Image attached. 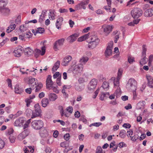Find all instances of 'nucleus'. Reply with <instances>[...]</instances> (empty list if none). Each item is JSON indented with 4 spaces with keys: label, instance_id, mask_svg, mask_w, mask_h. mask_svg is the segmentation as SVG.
<instances>
[{
    "label": "nucleus",
    "instance_id": "obj_1",
    "mask_svg": "<svg viewBox=\"0 0 153 153\" xmlns=\"http://www.w3.org/2000/svg\"><path fill=\"white\" fill-rule=\"evenodd\" d=\"M35 110L33 111L30 109H27L26 111V113L27 116H29L31 114L32 115L31 118H33L39 116L42 111L40 109V106L39 103H37L34 105Z\"/></svg>",
    "mask_w": 153,
    "mask_h": 153
},
{
    "label": "nucleus",
    "instance_id": "obj_2",
    "mask_svg": "<svg viewBox=\"0 0 153 153\" xmlns=\"http://www.w3.org/2000/svg\"><path fill=\"white\" fill-rule=\"evenodd\" d=\"M137 84L136 81L134 79L131 78L129 79L126 85V88L130 91H136Z\"/></svg>",
    "mask_w": 153,
    "mask_h": 153
},
{
    "label": "nucleus",
    "instance_id": "obj_3",
    "mask_svg": "<svg viewBox=\"0 0 153 153\" xmlns=\"http://www.w3.org/2000/svg\"><path fill=\"white\" fill-rule=\"evenodd\" d=\"M142 10L140 8L135 7L132 10L131 12L132 16L134 19H138L143 14Z\"/></svg>",
    "mask_w": 153,
    "mask_h": 153
},
{
    "label": "nucleus",
    "instance_id": "obj_4",
    "mask_svg": "<svg viewBox=\"0 0 153 153\" xmlns=\"http://www.w3.org/2000/svg\"><path fill=\"white\" fill-rule=\"evenodd\" d=\"M91 41L88 44V47L89 48L94 49L98 45L100 42L99 39L96 36H92L90 39Z\"/></svg>",
    "mask_w": 153,
    "mask_h": 153
},
{
    "label": "nucleus",
    "instance_id": "obj_5",
    "mask_svg": "<svg viewBox=\"0 0 153 153\" xmlns=\"http://www.w3.org/2000/svg\"><path fill=\"white\" fill-rule=\"evenodd\" d=\"M31 125L33 128L38 130L43 127V123L41 120H34L31 122Z\"/></svg>",
    "mask_w": 153,
    "mask_h": 153
},
{
    "label": "nucleus",
    "instance_id": "obj_6",
    "mask_svg": "<svg viewBox=\"0 0 153 153\" xmlns=\"http://www.w3.org/2000/svg\"><path fill=\"white\" fill-rule=\"evenodd\" d=\"M65 39L63 38L58 40L55 42L54 44L53 49L55 51H57L63 45Z\"/></svg>",
    "mask_w": 153,
    "mask_h": 153
},
{
    "label": "nucleus",
    "instance_id": "obj_7",
    "mask_svg": "<svg viewBox=\"0 0 153 153\" xmlns=\"http://www.w3.org/2000/svg\"><path fill=\"white\" fill-rule=\"evenodd\" d=\"M30 133V130L29 129L24 130L18 135L17 139L19 140H22L28 136Z\"/></svg>",
    "mask_w": 153,
    "mask_h": 153
},
{
    "label": "nucleus",
    "instance_id": "obj_8",
    "mask_svg": "<svg viewBox=\"0 0 153 153\" xmlns=\"http://www.w3.org/2000/svg\"><path fill=\"white\" fill-rule=\"evenodd\" d=\"M83 68V66L82 64L75 65L73 67V72L74 74H78L81 72Z\"/></svg>",
    "mask_w": 153,
    "mask_h": 153
},
{
    "label": "nucleus",
    "instance_id": "obj_9",
    "mask_svg": "<svg viewBox=\"0 0 153 153\" xmlns=\"http://www.w3.org/2000/svg\"><path fill=\"white\" fill-rule=\"evenodd\" d=\"M97 84V80L95 79H92L88 86V88L89 90L92 91L96 88Z\"/></svg>",
    "mask_w": 153,
    "mask_h": 153
},
{
    "label": "nucleus",
    "instance_id": "obj_10",
    "mask_svg": "<svg viewBox=\"0 0 153 153\" xmlns=\"http://www.w3.org/2000/svg\"><path fill=\"white\" fill-rule=\"evenodd\" d=\"M103 31L105 35L107 36L112 31V26L110 25H104L102 26Z\"/></svg>",
    "mask_w": 153,
    "mask_h": 153
},
{
    "label": "nucleus",
    "instance_id": "obj_11",
    "mask_svg": "<svg viewBox=\"0 0 153 153\" xmlns=\"http://www.w3.org/2000/svg\"><path fill=\"white\" fill-rule=\"evenodd\" d=\"M89 2V0H84L81 2L79 4L76 5V7L78 9H80L82 8L84 9L86 8L85 5H87Z\"/></svg>",
    "mask_w": 153,
    "mask_h": 153
},
{
    "label": "nucleus",
    "instance_id": "obj_12",
    "mask_svg": "<svg viewBox=\"0 0 153 153\" xmlns=\"http://www.w3.org/2000/svg\"><path fill=\"white\" fill-rule=\"evenodd\" d=\"M52 76L51 75H48L47 78L46 80V88L49 89H51L50 88L53 85V82L51 79Z\"/></svg>",
    "mask_w": 153,
    "mask_h": 153
},
{
    "label": "nucleus",
    "instance_id": "obj_13",
    "mask_svg": "<svg viewBox=\"0 0 153 153\" xmlns=\"http://www.w3.org/2000/svg\"><path fill=\"white\" fill-rule=\"evenodd\" d=\"M79 35L78 33H75L69 36L67 38V40L69 42L72 43L76 40Z\"/></svg>",
    "mask_w": 153,
    "mask_h": 153
},
{
    "label": "nucleus",
    "instance_id": "obj_14",
    "mask_svg": "<svg viewBox=\"0 0 153 153\" xmlns=\"http://www.w3.org/2000/svg\"><path fill=\"white\" fill-rule=\"evenodd\" d=\"M144 16L146 17H151L153 16V9L149 8L146 10L144 13Z\"/></svg>",
    "mask_w": 153,
    "mask_h": 153
},
{
    "label": "nucleus",
    "instance_id": "obj_15",
    "mask_svg": "<svg viewBox=\"0 0 153 153\" xmlns=\"http://www.w3.org/2000/svg\"><path fill=\"white\" fill-rule=\"evenodd\" d=\"M34 83V85H33V86L31 85V87L33 89H34L36 88L35 92H38L42 88L43 86L42 84V83H39L37 85L36 84V82H35Z\"/></svg>",
    "mask_w": 153,
    "mask_h": 153
},
{
    "label": "nucleus",
    "instance_id": "obj_16",
    "mask_svg": "<svg viewBox=\"0 0 153 153\" xmlns=\"http://www.w3.org/2000/svg\"><path fill=\"white\" fill-rule=\"evenodd\" d=\"M63 20V19L62 17H60L57 19L56 23V26L58 29H61V26L62 24Z\"/></svg>",
    "mask_w": 153,
    "mask_h": 153
},
{
    "label": "nucleus",
    "instance_id": "obj_17",
    "mask_svg": "<svg viewBox=\"0 0 153 153\" xmlns=\"http://www.w3.org/2000/svg\"><path fill=\"white\" fill-rule=\"evenodd\" d=\"M22 52V47L16 48L14 51V53H15L14 56L17 57H20Z\"/></svg>",
    "mask_w": 153,
    "mask_h": 153
},
{
    "label": "nucleus",
    "instance_id": "obj_18",
    "mask_svg": "<svg viewBox=\"0 0 153 153\" xmlns=\"http://www.w3.org/2000/svg\"><path fill=\"white\" fill-rule=\"evenodd\" d=\"M39 134L42 137H46L48 136V131L45 128H42L39 131Z\"/></svg>",
    "mask_w": 153,
    "mask_h": 153
},
{
    "label": "nucleus",
    "instance_id": "obj_19",
    "mask_svg": "<svg viewBox=\"0 0 153 153\" xmlns=\"http://www.w3.org/2000/svg\"><path fill=\"white\" fill-rule=\"evenodd\" d=\"M72 57L70 56H67L64 59L63 61L62 62V65L64 66L68 65V63L71 61Z\"/></svg>",
    "mask_w": 153,
    "mask_h": 153
},
{
    "label": "nucleus",
    "instance_id": "obj_20",
    "mask_svg": "<svg viewBox=\"0 0 153 153\" xmlns=\"http://www.w3.org/2000/svg\"><path fill=\"white\" fill-rule=\"evenodd\" d=\"M146 78L148 86L150 88H153V79L149 76H147Z\"/></svg>",
    "mask_w": 153,
    "mask_h": 153
},
{
    "label": "nucleus",
    "instance_id": "obj_21",
    "mask_svg": "<svg viewBox=\"0 0 153 153\" xmlns=\"http://www.w3.org/2000/svg\"><path fill=\"white\" fill-rule=\"evenodd\" d=\"M23 118H20L15 121L14 123V125L16 126H21L23 123Z\"/></svg>",
    "mask_w": 153,
    "mask_h": 153
},
{
    "label": "nucleus",
    "instance_id": "obj_22",
    "mask_svg": "<svg viewBox=\"0 0 153 153\" xmlns=\"http://www.w3.org/2000/svg\"><path fill=\"white\" fill-rule=\"evenodd\" d=\"M84 85L83 84L76 83L75 85V89L79 91H81L84 89Z\"/></svg>",
    "mask_w": 153,
    "mask_h": 153
},
{
    "label": "nucleus",
    "instance_id": "obj_23",
    "mask_svg": "<svg viewBox=\"0 0 153 153\" xmlns=\"http://www.w3.org/2000/svg\"><path fill=\"white\" fill-rule=\"evenodd\" d=\"M0 11L4 15H8L10 11L8 8L5 7L1 8Z\"/></svg>",
    "mask_w": 153,
    "mask_h": 153
},
{
    "label": "nucleus",
    "instance_id": "obj_24",
    "mask_svg": "<svg viewBox=\"0 0 153 153\" xmlns=\"http://www.w3.org/2000/svg\"><path fill=\"white\" fill-rule=\"evenodd\" d=\"M49 100L51 101H54L57 98L56 95L54 93H50L48 95Z\"/></svg>",
    "mask_w": 153,
    "mask_h": 153
},
{
    "label": "nucleus",
    "instance_id": "obj_25",
    "mask_svg": "<svg viewBox=\"0 0 153 153\" xmlns=\"http://www.w3.org/2000/svg\"><path fill=\"white\" fill-rule=\"evenodd\" d=\"M42 51L38 49H36L35 50V52L38 54H41V55H43L45 53V47L44 46L42 48Z\"/></svg>",
    "mask_w": 153,
    "mask_h": 153
},
{
    "label": "nucleus",
    "instance_id": "obj_26",
    "mask_svg": "<svg viewBox=\"0 0 153 153\" xmlns=\"http://www.w3.org/2000/svg\"><path fill=\"white\" fill-rule=\"evenodd\" d=\"M60 64V62L58 60L54 64L52 71L53 72H55L59 68Z\"/></svg>",
    "mask_w": 153,
    "mask_h": 153
},
{
    "label": "nucleus",
    "instance_id": "obj_27",
    "mask_svg": "<svg viewBox=\"0 0 153 153\" xmlns=\"http://www.w3.org/2000/svg\"><path fill=\"white\" fill-rule=\"evenodd\" d=\"M42 106L44 107H45L49 104V100L47 98L43 99L41 101Z\"/></svg>",
    "mask_w": 153,
    "mask_h": 153
},
{
    "label": "nucleus",
    "instance_id": "obj_28",
    "mask_svg": "<svg viewBox=\"0 0 153 153\" xmlns=\"http://www.w3.org/2000/svg\"><path fill=\"white\" fill-rule=\"evenodd\" d=\"M143 58H142L139 61L140 65H143L146 64L148 62V59L146 58V56H142Z\"/></svg>",
    "mask_w": 153,
    "mask_h": 153
},
{
    "label": "nucleus",
    "instance_id": "obj_29",
    "mask_svg": "<svg viewBox=\"0 0 153 153\" xmlns=\"http://www.w3.org/2000/svg\"><path fill=\"white\" fill-rule=\"evenodd\" d=\"M88 58L86 56H83L79 59V62L81 64H85L88 61Z\"/></svg>",
    "mask_w": 153,
    "mask_h": 153
},
{
    "label": "nucleus",
    "instance_id": "obj_30",
    "mask_svg": "<svg viewBox=\"0 0 153 153\" xmlns=\"http://www.w3.org/2000/svg\"><path fill=\"white\" fill-rule=\"evenodd\" d=\"M112 53V51L111 49L107 48L105 52V57H108L111 56Z\"/></svg>",
    "mask_w": 153,
    "mask_h": 153
},
{
    "label": "nucleus",
    "instance_id": "obj_31",
    "mask_svg": "<svg viewBox=\"0 0 153 153\" xmlns=\"http://www.w3.org/2000/svg\"><path fill=\"white\" fill-rule=\"evenodd\" d=\"M25 51V55H31L33 53V51L29 47L26 48Z\"/></svg>",
    "mask_w": 153,
    "mask_h": 153
},
{
    "label": "nucleus",
    "instance_id": "obj_32",
    "mask_svg": "<svg viewBox=\"0 0 153 153\" xmlns=\"http://www.w3.org/2000/svg\"><path fill=\"white\" fill-rule=\"evenodd\" d=\"M140 20V19H137L136 20H134L132 22L128 23V25L130 26H134L135 25L138 24Z\"/></svg>",
    "mask_w": 153,
    "mask_h": 153
},
{
    "label": "nucleus",
    "instance_id": "obj_33",
    "mask_svg": "<svg viewBox=\"0 0 153 153\" xmlns=\"http://www.w3.org/2000/svg\"><path fill=\"white\" fill-rule=\"evenodd\" d=\"M89 35V33L86 34L85 35L79 37L78 39V41L79 42L82 41L87 39L88 38Z\"/></svg>",
    "mask_w": 153,
    "mask_h": 153
},
{
    "label": "nucleus",
    "instance_id": "obj_34",
    "mask_svg": "<svg viewBox=\"0 0 153 153\" xmlns=\"http://www.w3.org/2000/svg\"><path fill=\"white\" fill-rule=\"evenodd\" d=\"M15 93L18 94H20L23 91V89L20 88L19 85H16L15 88Z\"/></svg>",
    "mask_w": 153,
    "mask_h": 153
},
{
    "label": "nucleus",
    "instance_id": "obj_35",
    "mask_svg": "<svg viewBox=\"0 0 153 153\" xmlns=\"http://www.w3.org/2000/svg\"><path fill=\"white\" fill-rule=\"evenodd\" d=\"M102 88L105 91L108 89L109 87V83L106 82H104L102 86Z\"/></svg>",
    "mask_w": 153,
    "mask_h": 153
},
{
    "label": "nucleus",
    "instance_id": "obj_36",
    "mask_svg": "<svg viewBox=\"0 0 153 153\" xmlns=\"http://www.w3.org/2000/svg\"><path fill=\"white\" fill-rule=\"evenodd\" d=\"M120 79L119 78H114V86L118 87L119 86Z\"/></svg>",
    "mask_w": 153,
    "mask_h": 153
},
{
    "label": "nucleus",
    "instance_id": "obj_37",
    "mask_svg": "<svg viewBox=\"0 0 153 153\" xmlns=\"http://www.w3.org/2000/svg\"><path fill=\"white\" fill-rule=\"evenodd\" d=\"M126 131L124 130H122L120 131L119 134V135L120 137L124 138L126 137Z\"/></svg>",
    "mask_w": 153,
    "mask_h": 153
},
{
    "label": "nucleus",
    "instance_id": "obj_38",
    "mask_svg": "<svg viewBox=\"0 0 153 153\" xmlns=\"http://www.w3.org/2000/svg\"><path fill=\"white\" fill-rule=\"evenodd\" d=\"M35 81V79L33 78H30L28 81V83L30 85V86L32 85H34V82Z\"/></svg>",
    "mask_w": 153,
    "mask_h": 153
},
{
    "label": "nucleus",
    "instance_id": "obj_39",
    "mask_svg": "<svg viewBox=\"0 0 153 153\" xmlns=\"http://www.w3.org/2000/svg\"><path fill=\"white\" fill-rule=\"evenodd\" d=\"M147 48H146V45H143L142 46V56H146V52Z\"/></svg>",
    "mask_w": 153,
    "mask_h": 153
},
{
    "label": "nucleus",
    "instance_id": "obj_40",
    "mask_svg": "<svg viewBox=\"0 0 153 153\" xmlns=\"http://www.w3.org/2000/svg\"><path fill=\"white\" fill-rule=\"evenodd\" d=\"M28 29L27 27L26 26V25H23L20 26L19 30L21 32H24L26 30Z\"/></svg>",
    "mask_w": 153,
    "mask_h": 153
},
{
    "label": "nucleus",
    "instance_id": "obj_41",
    "mask_svg": "<svg viewBox=\"0 0 153 153\" xmlns=\"http://www.w3.org/2000/svg\"><path fill=\"white\" fill-rule=\"evenodd\" d=\"M10 23V25L8 27V28H10V29L13 30L15 29L16 25L14 23V22L11 21Z\"/></svg>",
    "mask_w": 153,
    "mask_h": 153
},
{
    "label": "nucleus",
    "instance_id": "obj_42",
    "mask_svg": "<svg viewBox=\"0 0 153 153\" xmlns=\"http://www.w3.org/2000/svg\"><path fill=\"white\" fill-rule=\"evenodd\" d=\"M102 125V123L100 122L98 123H93L91 124L90 125V127H91L92 126H95L96 127H98L99 126H101Z\"/></svg>",
    "mask_w": 153,
    "mask_h": 153
},
{
    "label": "nucleus",
    "instance_id": "obj_43",
    "mask_svg": "<svg viewBox=\"0 0 153 153\" xmlns=\"http://www.w3.org/2000/svg\"><path fill=\"white\" fill-rule=\"evenodd\" d=\"M139 136L137 134L134 135L133 136H130V138L132 141H135L139 138Z\"/></svg>",
    "mask_w": 153,
    "mask_h": 153
},
{
    "label": "nucleus",
    "instance_id": "obj_44",
    "mask_svg": "<svg viewBox=\"0 0 153 153\" xmlns=\"http://www.w3.org/2000/svg\"><path fill=\"white\" fill-rule=\"evenodd\" d=\"M45 31V30L44 28L41 27L38 28L36 29V33H42Z\"/></svg>",
    "mask_w": 153,
    "mask_h": 153
},
{
    "label": "nucleus",
    "instance_id": "obj_45",
    "mask_svg": "<svg viewBox=\"0 0 153 153\" xmlns=\"http://www.w3.org/2000/svg\"><path fill=\"white\" fill-rule=\"evenodd\" d=\"M113 42L112 41L110 42L108 44L106 48L112 50L113 48Z\"/></svg>",
    "mask_w": 153,
    "mask_h": 153
},
{
    "label": "nucleus",
    "instance_id": "obj_46",
    "mask_svg": "<svg viewBox=\"0 0 153 153\" xmlns=\"http://www.w3.org/2000/svg\"><path fill=\"white\" fill-rule=\"evenodd\" d=\"M25 38H29L32 36V34L30 32H26L25 34H24Z\"/></svg>",
    "mask_w": 153,
    "mask_h": 153
},
{
    "label": "nucleus",
    "instance_id": "obj_47",
    "mask_svg": "<svg viewBox=\"0 0 153 153\" xmlns=\"http://www.w3.org/2000/svg\"><path fill=\"white\" fill-rule=\"evenodd\" d=\"M117 91L116 90L114 94H111V95H110L109 97V98L111 100L113 99L114 98L115 96H116L117 97ZM118 94H120V93L119 91L118 90Z\"/></svg>",
    "mask_w": 153,
    "mask_h": 153
},
{
    "label": "nucleus",
    "instance_id": "obj_48",
    "mask_svg": "<svg viewBox=\"0 0 153 153\" xmlns=\"http://www.w3.org/2000/svg\"><path fill=\"white\" fill-rule=\"evenodd\" d=\"M4 141L0 138V149H3L4 147Z\"/></svg>",
    "mask_w": 153,
    "mask_h": 153
},
{
    "label": "nucleus",
    "instance_id": "obj_49",
    "mask_svg": "<svg viewBox=\"0 0 153 153\" xmlns=\"http://www.w3.org/2000/svg\"><path fill=\"white\" fill-rule=\"evenodd\" d=\"M96 153H103L102 149L100 146L97 147L96 150Z\"/></svg>",
    "mask_w": 153,
    "mask_h": 153
},
{
    "label": "nucleus",
    "instance_id": "obj_50",
    "mask_svg": "<svg viewBox=\"0 0 153 153\" xmlns=\"http://www.w3.org/2000/svg\"><path fill=\"white\" fill-rule=\"evenodd\" d=\"M79 120L82 121L83 123L85 124L87 123V120L84 116H82L79 119Z\"/></svg>",
    "mask_w": 153,
    "mask_h": 153
},
{
    "label": "nucleus",
    "instance_id": "obj_51",
    "mask_svg": "<svg viewBox=\"0 0 153 153\" xmlns=\"http://www.w3.org/2000/svg\"><path fill=\"white\" fill-rule=\"evenodd\" d=\"M61 75L60 74V76L56 80V83L59 86L61 85Z\"/></svg>",
    "mask_w": 153,
    "mask_h": 153
},
{
    "label": "nucleus",
    "instance_id": "obj_52",
    "mask_svg": "<svg viewBox=\"0 0 153 153\" xmlns=\"http://www.w3.org/2000/svg\"><path fill=\"white\" fill-rule=\"evenodd\" d=\"M31 99L30 98L27 99L25 100V102H26V105L27 107L29 106L30 104L32 102V100H31Z\"/></svg>",
    "mask_w": 153,
    "mask_h": 153
},
{
    "label": "nucleus",
    "instance_id": "obj_53",
    "mask_svg": "<svg viewBox=\"0 0 153 153\" xmlns=\"http://www.w3.org/2000/svg\"><path fill=\"white\" fill-rule=\"evenodd\" d=\"M51 14V12H50L49 13V18L51 20L52 19V20H53L55 19V14L54 13H53L52 14Z\"/></svg>",
    "mask_w": 153,
    "mask_h": 153
},
{
    "label": "nucleus",
    "instance_id": "obj_54",
    "mask_svg": "<svg viewBox=\"0 0 153 153\" xmlns=\"http://www.w3.org/2000/svg\"><path fill=\"white\" fill-rule=\"evenodd\" d=\"M45 16H42V15H41L39 19V22L41 23H42L45 20Z\"/></svg>",
    "mask_w": 153,
    "mask_h": 153
},
{
    "label": "nucleus",
    "instance_id": "obj_55",
    "mask_svg": "<svg viewBox=\"0 0 153 153\" xmlns=\"http://www.w3.org/2000/svg\"><path fill=\"white\" fill-rule=\"evenodd\" d=\"M21 22V16H18L15 20L16 23L19 24Z\"/></svg>",
    "mask_w": 153,
    "mask_h": 153
},
{
    "label": "nucleus",
    "instance_id": "obj_56",
    "mask_svg": "<svg viewBox=\"0 0 153 153\" xmlns=\"http://www.w3.org/2000/svg\"><path fill=\"white\" fill-rule=\"evenodd\" d=\"M128 61L129 63H132L134 61V58L133 57L129 56L128 58Z\"/></svg>",
    "mask_w": 153,
    "mask_h": 153
},
{
    "label": "nucleus",
    "instance_id": "obj_57",
    "mask_svg": "<svg viewBox=\"0 0 153 153\" xmlns=\"http://www.w3.org/2000/svg\"><path fill=\"white\" fill-rule=\"evenodd\" d=\"M107 2V4L109 7L108 9L111 11V0H106Z\"/></svg>",
    "mask_w": 153,
    "mask_h": 153
},
{
    "label": "nucleus",
    "instance_id": "obj_58",
    "mask_svg": "<svg viewBox=\"0 0 153 153\" xmlns=\"http://www.w3.org/2000/svg\"><path fill=\"white\" fill-rule=\"evenodd\" d=\"M59 11L60 13H65L68 12V10L65 9L60 8L59 9Z\"/></svg>",
    "mask_w": 153,
    "mask_h": 153
},
{
    "label": "nucleus",
    "instance_id": "obj_59",
    "mask_svg": "<svg viewBox=\"0 0 153 153\" xmlns=\"http://www.w3.org/2000/svg\"><path fill=\"white\" fill-rule=\"evenodd\" d=\"M66 110L70 114H71L73 111V108L71 106H69L67 108Z\"/></svg>",
    "mask_w": 153,
    "mask_h": 153
},
{
    "label": "nucleus",
    "instance_id": "obj_60",
    "mask_svg": "<svg viewBox=\"0 0 153 153\" xmlns=\"http://www.w3.org/2000/svg\"><path fill=\"white\" fill-rule=\"evenodd\" d=\"M70 137V135L68 133L66 134L64 136V139L67 141L69 140Z\"/></svg>",
    "mask_w": 153,
    "mask_h": 153
},
{
    "label": "nucleus",
    "instance_id": "obj_61",
    "mask_svg": "<svg viewBox=\"0 0 153 153\" xmlns=\"http://www.w3.org/2000/svg\"><path fill=\"white\" fill-rule=\"evenodd\" d=\"M59 73L58 72H56L55 74H54L53 76V78H56L57 77L60 76Z\"/></svg>",
    "mask_w": 153,
    "mask_h": 153
},
{
    "label": "nucleus",
    "instance_id": "obj_62",
    "mask_svg": "<svg viewBox=\"0 0 153 153\" xmlns=\"http://www.w3.org/2000/svg\"><path fill=\"white\" fill-rule=\"evenodd\" d=\"M32 88L31 87L27 88L25 89V91L28 94H30L32 92Z\"/></svg>",
    "mask_w": 153,
    "mask_h": 153
},
{
    "label": "nucleus",
    "instance_id": "obj_63",
    "mask_svg": "<svg viewBox=\"0 0 153 153\" xmlns=\"http://www.w3.org/2000/svg\"><path fill=\"white\" fill-rule=\"evenodd\" d=\"M123 126L126 128H129L131 127V126L129 123H124L123 125Z\"/></svg>",
    "mask_w": 153,
    "mask_h": 153
},
{
    "label": "nucleus",
    "instance_id": "obj_64",
    "mask_svg": "<svg viewBox=\"0 0 153 153\" xmlns=\"http://www.w3.org/2000/svg\"><path fill=\"white\" fill-rule=\"evenodd\" d=\"M79 84H82L85 82V80L84 78H79L78 79Z\"/></svg>",
    "mask_w": 153,
    "mask_h": 153
}]
</instances>
